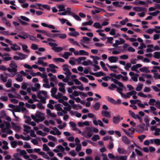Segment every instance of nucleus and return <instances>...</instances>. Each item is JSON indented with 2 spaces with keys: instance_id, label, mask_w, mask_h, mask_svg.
Returning <instances> with one entry per match:
<instances>
[{
  "instance_id": "obj_1",
  "label": "nucleus",
  "mask_w": 160,
  "mask_h": 160,
  "mask_svg": "<svg viewBox=\"0 0 160 160\" xmlns=\"http://www.w3.org/2000/svg\"><path fill=\"white\" fill-rule=\"evenodd\" d=\"M9 66L11 68H8L7 70L9 72H13V73L12 74V77H13L16 74V73L17 71V66L13 61H11V63L9 64Z\"/></svg>"
},
{
  "instance_id": "obj_2",
  "label": "nucleus",
  "mask_w": 160,
  "mask_h": 160,
  "mask_svg": "<svg viewBox=\"0 0 160 160\" xmlns=\"http://www.w3.org/2000/svg\"><path fill=\"white\" fill-rule=\"evenodd\" d=\"M21 34L23 35V36L21 35L20 34H18V36L21 38L24 39H25L26 38H29L30 40L33 41H35L37 40L36 37L30 35L27 33L23 32Z\"/></svg>"
},
{
  "instance_id": "obj_3",
  "label": "nucleus",
  "mask_w": 160,
  "mask_h": 160,
  "mask_svg": "<svg viewBox=\"0 0 160 160\" xmlns=\"http://www.w3.org/2000/svg\"><path fill=\"white\" fill-rule=\"evenodd\" d=\"M4 40L5 42L8 43L10 45H12V46L11 47V49L13 51H17V50H21V48L20 46L16 44H12L9 39L4 38Z\"/></svg>"
},
{
  "instance_id": "obj_4",
  "label": "nucleus",
  "mask_w": 160,
  "mask_h": 160,
  "mask_svg": "<svg viewBox=\"0 0 160 160\" xmlns=\"http://www.w3.org/2000/svg\"><path fill=\"white\" fill-rule=\"evenodd\" d=\"M106 97L108 101L113 104L115 105L117 104H119L121 103V100L120 99H118L117 101H116L113 98L109 96H107Z\"/></svg>"
},
{
  "instance_id": "obj_5",
  "label": "nucleus",
  "mask_w": 160,
  "mask_h": 160,
  "mask_svg": "<svg viewBox=\"0 0 160 160\" xmlns=\"http://www.w3.org/2000/svg\"><path fill=\"white\" fill-rule=\"evenodd\" d=\"M68 65L66 64H64L62 66L63 70L66 72H64V73L66 75L70 76L71 74V72H70V70L66 67Z\"/></svg>"
},
{
  "instance_id": "obj_6",
  "label": "nucleus",
  "mask_w": 160,
  "mask_h": 160,
  "mask_svg": "<svg viewBox=\"0 0 160 160\" xmlns=\"http://www.w3.org/2000/svg\"><path fill=\"white\" fill-rule=\"evenodd\" d=\"M133 9L137 12H145L147 10V9L144 7H133Z\"/></svg>"
},
{
  "instance_id": "obj_7",
  "label": "nucleus",
  "mask_w": 160,
  "mask_h": 160,
  "mask_svg": "<svg viewBox=\"0 0 160 160\" xmlns=\"http://www.w3.org/2000/svg\"><path fill=\"white\" fill-rule=\"evenodd\" d=\"M48 66L49 67L52 68H53L51 69V71L53 73H55L56 72V70L54 68L58 69V67L52 64H49Z\"/></svg>"
},
{
  "instance_id": "obj_8",
  "label": "nucleus",
  "mask_w": 160,
  "mask_h": 160,
  "mask_svg": "<svg viewBox=\"0 0 160 160\" xmlns=\"http://www.w3.org/2000/svg\"><path fill=\"white\" fill-rule=\"evenodd\" d=\"M108 59L110 62L115 63L117 62L118 58L116 56H110L108 57Z\"/></svg>"
},
{
  "instance_id": "obj_9",
  "label": "nucleus",
  "mask_w": 160,
  "mask_h": 160,
  "mask_svg": "<svg viewBox=\"0 0 160 160\" xmlns=\"http://www.w3.org/2000/svg\"><path fill=\"white\" fill-rule=\"evenodd\" d=\"M101 114L103 117L109 118L111 116L109 112L103 110L101 112Z\"/></svg>"
},
{
  "instance_id": "obj_10",
  "label": "nucleus",
  "mask_w": 160,
  "mask_h": 160,
  "mask_svg": "<svg viewBox=\"0 0 160 160\" xmlns=\"http://www.w3.org/2000/svg\"><path fill=\"white\" fill-rule=\"evenodd\" d=\"M122 141L126 144H129L130 143V140L126 136H122Z\"/></svg>"
},
{
  "instance_id": "obj_11",
  "label": "nucleus",
  "mask_w": 160,
  "mask_h": 160,
  "mask_svg": "<svg viewBox=\"0 0 160 160\" xmlns=\"http://www.w3.org/2000/svg\"><path fill=\"white\" fill-rule=\"evenodd\" d=\"M148 48L146 50V52H152L154 51V50L153 49L154 47L153 45V44H149L147 45Z\"/></svg>"
},
{
  "instance_id": "obj_12",
  "label": "nucleus",
  "mask_w": 160,
  "mask_h": 160,
  "mask_svg": "<svg viewBox=\"0 0 160 160\" xmlns=\"http://www.w3.org/2000/svg\"><path fill=\"white\" fill-rule=\"evenodd\" d=\"M86 128L89 129V131L90 132H92L96 133H97L98 132V130L97 128L95 127H86Z\"/></svg>"
},
{
  "instance_id": "obj_13",
  "label": "nucleus",
  "mask_w": 160,
  "mask_h": 160,
  "mask_svg": "<svg viewBox=\"0 0 160 160\" xmlns=\"http://www.w3.org/2000/svg\"><path fill=\"white\" fill-rule=\"evenodd\" d=\"M41 25L43 27H48L51 29H55V27L54 26L52 25H48L46 23H41Z\"/></svg>"
},
{
  "instance_id": "obj_14",
  "label": "nucleus",
  "mask_w": 160,
  "mask_h": 160,
  "mask_svg": "<svg viewBox=\"0 0 160 160\" xmlns=\"http://www.w3.org/2000/svg\"><path fill=\"white\" fill-rule=\"evenodd\" d=\"M52 49L53 50H54L56 52H60L63 50V48L60 47H52Z\"/></svg>"
},
{
  "instance_id": "obj_15",
  "label": "nucleus",
  "mask_w": 160,
  "mask_h": 160,
  "mask_svg": "<svg viewBox=\"0 0 160 160\" xmlns=\"http://www.w3.org/2000/svg\"><path fill=\"white\" fill-rule=\"evenodd\" d=\"M53 60L55 63L58 62H64L65 61V60L61 58H53Z\"/></svg>"
},
{
  "instance_id": "obj_16",
  "label": "nucleus",
  "mask_w": 160,
  "mask_h": 160,
  "mask_svg": "<svg viewBox=\"0 0 160 160\" xmlns=\"http://www.w3.org/2000/svg\"><path fill=\"white\" fill-rule=\"evenodd\" d=\"M140 71L143 72H145L146 73H149L150 71L148 69V68L147 67H143L139 69Z\"/></svg>"
},
{
  "instance_id": "obj_17",
  "label": "nucleus",
  "mask_w": 160,
  "mask_h": 160,
  "mask_svg": "<svg viewBox=\"0 0 160 160\" xmlns=\"http://www.w3.org/2000/svg\"><path fill=\"white\" fill-rule=\"evenodd\" d=\"M118 151L119 154H126L127 151L123 148H118Z\"/></svg>"
},
{
  "instance_id": "obj_18",
  "label": "nucleus",
  "mask_w": 160,
  "mask_h": 160,
  "mask_svg": "<svg viewBox=\"0 0 160 160\" xmlns=\"http://www.w3.org/2000/svg\"><path fill=\"white\" fill-rule=\"evenodd\" d=\"M120 119L119 116L117 117H114L113 118V122L115 124H117L119 122Z\"/></svg>"
},
{
  "instance_id": "obj_19",
  "label": "nucleus",
  "mask_w": 160,
  "mask_h": 160,
  "mask_svg": "<svg viewBox=\"0 0 160 160\" xmlns=\"http://www.w3.org/2000/svg\"><path fill=\"white\" fill-rule=\"evenodd\" d=\"M71 15L77 20L79 21H81V18L78 15L74 13L73 12H72V13H71Z\"/></svg>"
},
{
  "instance_id": "obj_20",
  "label": "nucleus",
  "mask_w": 160,
  "mask_h": 160,
  "mask_svg": "<svg viewBox=\"0 0 160 160\" xmlns=\"http://www.w3.org/2000/svg\"><path fill=\"white\" fill-rule=\"evenodd\" d=\"M100 107V103L99 102H98L96 103L93 106V108L96 110H99Z\"/></svg>"
},
{
  "instance_id": "obj_21",
  "label": "nucleus",
  "mask_w": 160,
  "mask_h": 160,
  "mask_svg": "<svg viewBox=\"0 0 160 160\" xmlns=\"http://www.w3.org/2000/svg\"><path fill=\"white\" fill-rule=\"evenodd\" d=\"M100 65L101 66L102 68L105 71H108V69L105 66V64L102 61H101L100 62Z\"/></svg>"
},
{
  "instance_id": "obj_22",
  "label": "nucleus",
  "mask_w": 160,
  "mask_h": 160,
  "mask_svg": "<svg viewBox=\"0 0 160 160\" xmlns=\"http://www.w3.org/2000/svg\"><path fill=\"white\" fill-rule=\"evenodd\" d=\"M61 106H62V105L59 103L55 105V108L57 111H61L62 110V108L60 107Z\"/></svg>"
},
{
  "instance_id": "obj_23",
  "label": "nucleus",
  "mask_w": 160,
  "mask_h": 160,
  "mask_svg": "<svg viewBox=\"0 0 160 160\" xmlns=\"http://www.w3.org/2000/svg\"><path fill=\"white\" fill-rule=\"evenodd\" d=\"M69 124L73 128V130L74 131L76 130L77 129L75 128L76 125L75 123L73 122L72 121H70L69 122Z\"/></svg>"
},
{
  "instance_id": "obj_24",
  "label": "nucleus",
  "mask_w": 160,
  "mask_h": 160,
  "mask_svg": "<svg viewBox=\"0 0 160 160\" xmlns=\"http://www.w3.org/2000/svg\"><path fill=\"white\" fill-rule=\"evenodd\" d=\"M128 156L124 155L123 156L118 157L116 158L117 160H127V159Z\"/></svg>"
},
{
  "instance_id": "obj_25",
  "label": "nucleus",
  "mask_w": 160,
  "mask_h": 160,
  "mask_svg": "<svg viewBox=\"0 0 160 160\" xmlns=\"http://www.w3.org/2000/svg\"><path fill=\"white\" fill-rule=\"evenodd\" d=\"M24 129L23 131L27 133H28L29 132V130L31 129V127L27 125H25L24 126Z\"/></svg>"
},
{
  "instance_id": "obj_26",
  "label": "nucleus",
  "mask_w": 160,
  "mask_h": 160,
  "mask_svg": "<svg viewBox=\"0 0 160 160\" xmlns=\"http://www.w3.org/2000/svg\"><path fill=\"white\" fill-rule=\"evenodd\" d=\"M12 124L13 128L19 131L20 129V127L19 126L17 125L16 123L12 122Z\"/></svg>"
},
{
  "instance_id": "obj_27",
  "label": "nucleus",
  "mask_w": 160,
  "mask_h": 160,
  "mask_svg": "<svg viewBox=\"0 0 160 160\" xmlns=\"http://www.w3.org/2000/svg\"><path fill=\"white\" fill-rule=\"evenodd\" d=\"M12 80L11 79H9L8 81V82L6 84V87L8 88L11 87L12 85Z\"/></svg>"
},
{
  "instance_id": "obj_28",
  "label": "nucleus",
  "mask_w": 160,
  "mask_h": 160,
  "mask_svg": "<svg viewBox=\"0 0 160 160\" xmlns=\"http://www.w3.org/2000/svg\"><path fill=\"white\" fill-rule=\"evenodd\" d=\"M56 148L58 149L59 152H63L65 150V148L61 145H58Z\"/></svg>"
},
{
  "instance_id": "obj_29",
  "label": "nucleus",
  "mask_w": 160,
  "mask_h": 160,
  "mask_svg": "<svg viewBox=\"0 0 160 160\" xmlns=\"http://www.w3.org/2000/svg\"><path fill=\"white\" fill-rule=\"evenodd\" d=\"M58 37L61 39H64L66 38L67 35L65 33H58Z\"/></svg>"
},
{
  "instance_id": "obj_30",
  "label": "nucleus",
  "mask_w": 160,
  "mask_h": 160,
  "mask_svg": "<svg viewBox=\"0 0 160 160\" xmlns=\"http://www.w3.org/2000/svg\"><path fill=\"white\" fill-rule=\"evenodd\" d=\"M91 139L93 141H96L97 140H99L100 139V137L98 135H94L92 138Z\"/></svg>"
},
{
  "instance_id": "obj_31",
  "label": "nucleus",
  "mask_w": 160,
  "mask_h": 160,
  "mask_svg": "<svg viewBox=\"0 0 160 160\" xmlns=\"http://www.w3.org/2000/svg\"><path fill=\"white\" fill-rule=\"evenodd\" d=\"M93 26L98 28H102V26L101 25L99 22H96L94 23Z\"/></svg>"
},
{
  "instance_id": "obj_32",
  "label": "nucleus",
  "mask_w": 160,
  "mask_h": 160,
  "mask_svg": "<svg viewBox=\"0 0 160 160\" xmlns=\"http://www.w3.org/2000/svg\"><path fill=\"white\" fill-rule=\"evenodd\" d=\"M109 50H113L112 51V53L113 54L117 55L121 53V51H116L115 48H110L109 49Z\"/></svg>"
},
{
  "instance_id": "obj_33",
  "label": "nucleus",
  "mask_w": 160,
  "mask_h": 160,
  "mask_svg": "<svg viewBox=\"0 0 160 160\" xmlns=\"http://www.w3.org/2000/svg\"><path fill=\"white\" fill-rule=\"evenodd\" d=\"M79 52L80 55H85L88 56L89 54V53L88 52H86L83 50H79Z\"/></svg>"
},
{
  "instance_id": "obj_34",
  "label": "nucleus",
  "mask_w": 160,
  "mask_h": 160,
  "mask_svg": "<svg viewBox=\"0 0 160 160\" xmlns=\"http://www.w3.org/2000/svg\"><path fill=\"white\" fill-rule=\"evenodd\" d=\"M18 55L19 56V58H20V59L21 60L24 59L27 57V55L21 53H19Z\"/></svg>"
},
{
  "instance_id": "obj_35",
  "label": "nucleus",
  "mask_w": 160,
  "mask_h": 160,
  "mask_svg": "<svg viewBox=\"0 0 160 160\" xmlns=\"http://www.w3.org/2000/svg\"><path fill=\"white\" fill-rule=\"evenodd\" d=\"M65 6L62 5H60L58 6V8L59 9L58 11L59 12L63 11L65 10Z\"/></svg>"
},
{
  "instance_id": "obj_36",
  "label": "nucleus",
  "mask_w": 160,
  "mask_h": 160,
  "mask_svg": "<svg viewBox=\"0 0 160 160\" xmlns=\"http://www.w3.org/2000/svg\"><path fill=\"white\" fill-rule=\"evenodd\" d=\"M142 86V84H139L137 85V86L136 88V90L137 91H141Z\"/></svg>"
},
{
  "instance_id": "obj_37",
  "label": "nucleus",
  "mask_w": 160,
  "mask_h": 160,
  "mask_svg": "<svg viewBox=\"0 0 160 160\" xmlns=\"http://www.w3.org/2000/svg\"><path fill=\"white\" fill-rule=\"evenodd\" d=\"M10 144L12 148H15L18 144V143L16 141H11Z\"/></svg>"
},
{
  "instance_id": "obj_38",
  "label": "nucleus",
  "mask_w": 160,
  "mask_h": 160,
  "mask_svg": "<svg viewBox=\"0 0 160 160\" xmlns=\"http://www.w3.org/2000/svg\"><path fill=\"white\" fill-rule=\"evenodd\" d=\"M24 117L26 119V120L25 121V122L29 124L31 120V118L28 116H27L26 115L24 116Z\"/></svg>"
},
{
  "instance_id": "obj_39",
  "label": "nucleus",
  "mask_w": 160,
  "mask_h": 160,
  "mask_svg": "<svg viewBox=\"0 0 160 160\" xmlns=\"http://www.w3.org/2000/svg\"><path fill=\"white\" fill-rule=\"evenodd\" d=\"M156 100L155 99L153 98L150 99L149 100V104L151 105H154V103H156Z\"/></svg>"
},
{
  "instance_id": "obj_40",
  "label": "nucleus",
  "mask_w": 160,
  "mask_h": 160,
  "mask_svg": "<svg viewBox=\"0 0 160 160\" xmlns=\"http://www.w3.org/2000/svg\"><path fill=\"white\" fill-rule=\"evenodd\" d=\"M153 57L154 58L159 59L160 58V52H155Z\"/></svg>"
},
{
  "instance_id": "obj_41",
  "label": "nucleus",
  "mask_w": 160,
  "mask_h": 160,
  "mask_svg": "<svg viewBox=\"0 0 160 160\" xmlns=\"http://www.w3.org/2000/svg\"><path fill=\"white\" fill-rule=\"evenodd\" d=\"M105 38H107L108 39L106 42V43H112V41L113 39L112 37H106Z\"/></svg>"
},
{
  "instance_id": "obj_42",
  "label": "nucleus",
  "mask_w": 160,
  "mask_h": 160,
  "mask_svg": "<svg viewBox=\"0 0 160 160\" xmlns=\"http://www.w3.org/2000/svg\"><path fill=\"white\" fill-rule=\"evenodd\" d=\"M117 88V86L113 83H112L111 84V86L108 87V89L111 90H112L113 88Z\"/></svg>"
},
{
  "instance_id": "obj_43",
  "label": "nucleus",
  "mask_w": 160,
  "mask_h": 160,
  "mask_svg": "<svg viewBox=\"0 0 160 160\" xmlns=\"http://www.w3.org/2000/svg\"><path fill=\"white\" fill-rule=\"evenodd\" d=\"M93 23V22L91 21H89L87 22H85L83 23H82V25L83 26H85L87 25H91Z\"/></svg>"
},
{
  "instance_id": "obj_44",
  "label": "nucleus",
  "mask_w": 160,
  "mask_h": 160,
  "mask_svg": "<svg viewBox=\"0 0 160 160\" xmlns=\"http://www.w3.org/2000/svg\"><path fill=\"white\" fill-rule=\"evenodd\" d=\"M79 79L85 83L88 82V80L85 77L82 76L79 78Z\"/></svg>"
},
{
  "instance_id": "obj_45",
  "label": "nucleus",
  "mask_w": 160,
  "mask_h": 160,
  "mask_svg": "<svg viewBox=\"0 0 160 160\" xmlns=\"http://www.w3.org/2000/svg\"><path fill=\"white\" fill-rule=\"evenodd\" d=\"M113 5L117 7H121L122 6L119 4V2L118 1H115L112 2Z\"/></svg>"
},
{
  "instance_id": "obj_46",
  "label": "nucleus",
  "mask_w": 160,
  "mask_h": 160,
  "mask_svg": "<svg viewBox=\"0 0 160 160\" xmlns=\"http://www.w3.org/2000/svg\"><path fill=\"white\" fill-rule=\"evenodd\" d=\"M154 143L156 145L159 146L160 145V139L158 138L155 139L154 140Z\"/></svg>"
},
{
  "instance_id": "obj_47",
  "label": "nucleus",
  "mask_w": 160,
  "mask_h": 160,
  "mask_svg": "<svg viewBox=\"0 0 160 160\" xmlns=\"http://www.w3.org/2000/svg\"><path fill=\"white\" fill-rule=\"evenodd\" d=\"M43 150L45 151H48L50 149L47 145L45 144L43 145Z\"/></svg>"
},
{
  "instance_id": "obj_48",
  "label": "nucleus",
  "mask_w": 160,
  "mask_h": 160,
  "mask_svg": "<svg viewBox=\"0 0 160 160\" xmlns=\"http://www.w3.org/2000/svg\"><path fill=\"white\" fill-rule=\"evenodd\" d=\"M79 33L76 31H74L73 32H70V35L73 36L74 37H76L79 35Z\"/></svg>"
},
{
  "instance_id": "obj_49",
  "label": "nucleus",
  "mask_w": 160,
  "mask_h": 160,
  "mask_svg": "<svg viewBox=\"0 0 160 160\" xmlns=\"http://www.w3.org/2000/svg\"><path fill=\"white\" fill-rule=\"evenodd\" d=\"M99 73V72H96L95 73H94L91 72H89V74H90L95 75L98 77H100V75Z\"/></svg>"
},
{
  "instance_id": "obj_50",
  "label": "nucleus",
  "mask_w": 160,
  "mask_h": 160,
  "mask_svg": "<svg viewBox=\"0 0 160 160\" xmlns=\"http://www.w3.org/2000/svg\"><path fill=\"white\" fill-rule=\"evenodd\" d=\"M28 47L27 45H23L22 46V48L23 50L27 52L28 53L29 52V50L27 49Z\"/></svg>"
},
{
  "instance_id": "obj_51",
  "label": "nucleus",
  "mask_w": 160,
  "mask_h": 160,
  "mask_svg": "<svg viewBox=\"0 0 160 160\" xmlns=\"http://www.w3.org/2000/svg\"><path fill=\"white\" fill-rule=\"evenodd\" d=\"M4 122L6 126V127L5 128V129H8L10 126V123L6 121H4Z\"/></svg>"
},
{
  "instance_id": "obj_52",
  "label": "nucleus",
  "mask_w": 160,
  "mask_h": 160,
  "mask_svg": "<svg viewBox=\"0 0 160 160\" xmlns=\"http://www.w3.org/2000/svg\"><path fill=\"white\" fill-rule=\"evenodd\" d=\"M160 12L158 10H157L154 12H150L149 13H148V14H149L150 15H152L153 16H156Z\"/></svg>"
},
{
  "instance_id": "obj_53",
  "label": "nucleus",
  "mask_w": 160,
  "mask_h": 160,
  "mask_svg": "<svg viewBox=\"0 0 160 160\" xmlns=\"http://www.w3.org/2000/svg\"><path fill=\"white\" fill-rule=\"evenodd\" d=\"M38 98H40L41 101L43 103H46V98L42 97V96H38Z\"/></svg>"
},
{
  "instance_id": "obj_54",
  "label": "nucleus",
  "mask_w": 160,
  "mask_h": 160,
  "mask_svg": "<svg viewBox=\"0 0 160 160\" xmlns=\"http://www.w3.org/2000/svg\"><path fill=\"white\" fill-rule=\"evenodd\" d=\"M160 132V128H157L155 130V132L154 135L156 136H158L160 135L159 132Z\"/></svg>"
},
{
  "instance_id": "obj_55",
  "label": "nucleus",
  "mask_w": 160,
  "mask_h": 160,
  "mask_svg": "<svg viewBox=\"0 0 160 160\" xmlns=\"http://www.w3.org/2000/svg\"><path fill=\"white\" fill-rule=\"evenodd\" d=\"M131 65L130 63H127L125 65V69L127 70H128L129 69V68H131Z\"/></svg>"
},
{
  "instance_id": "obj_56",
  "label": "nucleus",
  "mask_w": 160,
  "mask_h": 160,
  "mask_svg": "<svg viewBox=\"0 0 160 160\" xmlns=\"http://www.w3.org/2000/svg\"><path fill=\"white\" fill-rule=\"evenodd\" d=\"M137 92L134 91H132L127 93V94H128L130 96H132L133 95H135L137 94Z\"/></svg>"
},
{
  "instance_id": "obj_57",
  "label": "nucleus",
  "mask_w": 160,
  "mask_h": 160,
  "mask_svg": "<svg viewBox=\"0 0 160 160\" xmlns=\"http://www.w3.org/2000/svg\"><path fill=\"white\" fill-rule=\"evenodd\" d=\"M42 115V114L41 112L38 111L35 114V116L36 118H39L41 117Z\"/></svg>"
},
{
  "instance_id": "obj_58",
  "label": "nucleus",
  "mask_w": 160,
  "mask_h": 160,
  "mask_svg": "<svg viewBox=\"0 0 160 160\" xmlns=\"http://www.w3.org/2000/svg\"><path fill=\"white\" fill-rule=\"evenodd\" d=\"M19 77L16 78V80L18 82H22V81L23 79L22 77V76L21 75H18Z\"/></svg>"
},
{
  "instance_id": "obj_59",
  "label": "nucleus",
  "mask_w": 160,
  "mask_h": 160,
  "mask_svg": "<svg viewBox=\"0 0 160 160\" xmlns=\"http://www.w3.org/2000/svg\"><path fill=\"white\" fill-rule=\"evenodd\" d=\"M37 106L40 109H43L44 108V107L43 106L42 104L40 102L38 103L37 104Z\"/></svg>"
},
{
  "instance_id": "obj_60",
  "label": "nucleus",
  "mask_w": 160,
  "mask_h": 160,
  "mask_svg": "<svg viewBox=\"0 0 160 160\" xmlns=\"http://www.w3.org/2000/svg\"><path fill=\"white\" fill-rule=\"evenodd\" d=\"M48 138L50 140H52L53 141H56V138L54 136L52 135H48Z\"/></svg>"
},
{
  "instance_id": "obj_61",
  "label": "nucleus",
  "mask_w": 160,
  "mask_h": 160,
  "mask_svg": "<svg viewBox=\"0 0 160 160\" xmlns=\"http://www.w3.org/2000/svg\"><path fill=\"white\" fill-rule=\"evenodd\" d=\"M31 48L34 50H36L38 49L37 45L34 44H32Z\"/></svg>"
},
{
  "instance_id": "obj_62",
  "label": "nucleus",
  "mask_w": 160,
  "mask_h": 160,
  "mask_svg": "<svg viewBox=\"0 0 160 160\" xmlns=\"http://www.w3.org/2000/svg\"><path fill=\"white\" fill-rule=\"evenodd\" d=\"M153 32H154V29L149 28L145 32L147 33L151 34Z\"/></svg>"
},
{
  "instance_id": "obj_63",
  "label": "nucleus",
  "mask_w": 160,
  "mask_h": 160,
  "mask_svg": "<svg viewBox=\"0 0 160 160\" xmlns=\"http://www.w3.org/2000/svg\"><path fill=\"white\" fill-rule=\"evenodd\" d=\"M42 7L43 8L45 9H46L48 10H49L50 9V7L49 6L46 5V4L42 5Z\"/></svg>"
},
{
  "instance_id": "obj_64",
  "label": "nucleus",
  "mask_w": 160,
  "mask_h": 160,
  "mask_svg": "<svg viewBox=\"0 0 160 160\" xmlns=\"http://www.w3.org/2000/svg\"><path fill=\"white\" fill-rule=\"evenodd\" d=\"M146 137V136L144 135H142L141 136H139L138 138V139L142 142L143 139H144Z\"/></svg>"
}]
</instances>
